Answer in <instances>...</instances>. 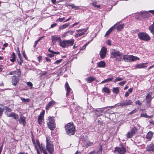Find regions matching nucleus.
Wrapping results in <instances>:
<instances>
[{
    "label": "nucleus",
    "mask_w": 154,
    "mask_h": 154,
    "mask_svg": "<svg viewBox=\"0 0 154 154\" xmlns=\"http://www.w3.org/2000/svg\"><path fill=\"white\" fill-rule=\"evenodd\" d=\"M17 72L16 71H14L12 72H10L9 73V75H13L14 74H15Z\"/></svg>",
    "instance_id": "obj_53"
},
{
    "label": "nucleus",
    "mask_w": 154,
    "mask_h": 154,
    "mask_svg": "<svg viewBox=\"0 0 154 154\" xmlns=\"http://www.w3.org/2000/svg\"><path fill=\"white\" fill-rule=\"evenodd\" d=\"M4 109L6 110L5 112V113H7L11 112L12 111V110L10 108H9L7 106L5 107Z\"/></svg>",
    "instance_id": "obj_39"
},
{
    "label": "nucleus",
    "mask_w": 154,
    "mask_h": 154,
    "mask_svg": "<svg viewBox=\"0 0 154 154\" xmlns=\"http://www.w3.org/2000/svg\"><path fill=\"white\" fill-rule=\"evenodd\" d=\"M52 54V53L49 54H48V56L50 57H52L54 56V54Z\"/></svg>",
    "instance_id": "obj_57"
},
{
    "label": "nucleus",
    "mask_w": 154,
    "mask_h": 154,
    "mask_svg": "<svg viewBox=\"0 0 154 154\" xmlns=\"http://www.w3.org/2000/svg\"><path fill=\"white\" fill-rule=\"evenodd\" d=\"M62 59L57 60L54 63V64H58L61 63L62 61Z\"/></svg>",
    "instance_id": "obj_47"
},
{
    "label": "nucleus",
    "mask_w": 154,
    "mask_h": 154,
    "mask_svg": "<svg viewBox=\"0 0 154 154\" xmlns=\"http://www.w3.org/2000/svg\"><path fill=\"white\" fill-rule=\"evenodd\" d=\"M137 128L135 127H133L130 131L134 135L137 132Z\"/></svg>",
    "instance_id": "obj_34"
},
{
    "label": "nucleus",
    "mask_w": 154,
    "mask_h": 154,
    "mask_svg": "<svg viewBox=\"0 0 154 154\" xmlns=\"http://www.w3.org/2000/svg\"><path fill=\"white\" fill-rule=\"evenodd\" d=\"M88 29V28L83 29H78L76 30V32L79 33L80 36L84 35L85 32H86Z\"/></svg>",
    "instance_id": "obj_15"
},
{
    "label": "nucleus",
    "mask_w": 154,
    "mask_h": 154,
    "mask_svg": "<svg viewBox=\"0 0 154 154\" xmlns=\"http://www.w3.org/2000/svg\"><path fill=\"white\" fill-rule=\"evenodd\" d=\"M103 111V110L99 109L96 111L95 113L97 116H99L102 115V113Z\"/></svg>",
    "instance_id": "obj_28"
},
{
    "label": "nucleus",
    "mask_w": 154,
    "mask_h": 154,
    "mask_svg": "<svg viewBox=\"0 0 154 154\" xmlns=\"http://www.w3.org/2000/svg\"><path fill=\"white\" fill-rule=\"evenodd\" d=\"M5 106L3 104H0V116H1L3 112Z\"/></svg>",
    "instance_id": "obj_33"
},
{
    "label": "nucleus",
    "mask_w": 154,
    "mask_h": 154,
    "mask_svg": "<svg viewBox=\"0 0 154 154\" xmlns=\"http://www.w3.org/2000/svg\"><path fill=\"white\" fill-rule=\"evenodd\" d=\"M19 79L16 76H13L12 78L11 82L12 84L15 86L17 83L19 82Z\"/></svg>",
    "instance_id": "obj_16"
},
{
    "label": "nucleus",
    "mask_w": 154,
    "mask_h": 154,
    "mask_svg": "<svg viewBox=\"0 0 154 154\" xmlns=\"http://www.w3.org/2000/svg\"><path fill=\"white\" fill-rule=\"evenodd\" d=\"M5 114L8 117H13L14 119H18V115L13 112L7 113Z\"/></svg>",
    "instance_id": "obj_13"
},
{
    "label": "nucleus",
    "mask_w": 154,
    "mask_h": 154,
    "mask_svg": "<svg viewBox=\"0 0 154 154\" xmlns=\"http://www.w3.org/2000/svg\"><path fill=\"white\" fill-rule=\"evenodd\" d=\"M17 53L18 54V55H21V54L20 53V51H19V48H17Z\"/></svg>",
    "instance_id": "obj_62"
},
{
    "label": "nucleus",
    "mask_w": 154,
    "mask_h": 154,
    "mask_svg": "<svg viewBox=\"0 0 154 154\" xmlns=\"http://www.w3.org/2000/svg\"><path fill=\"white\" fill-rule=\"evenodd\" d=\"M115 151H117L119 154H124L126 152V150L123 146H121L119 147L116 148Z\"/></svg>",
    "instance_id": "obj_12"
},
{
    "label": "nucleus",
    "mask_w": 154,
    "mask_h": 154,
    "mask_svg": "<svg viewBox=\"0 0 154 154\" xmlns=\"http://www.w3.org/2000/svg\"><path fill=\"white\" fill-rule=\"evenodd\" d=\"M42 38H39L34 43V47H35L36 46V45L37 44L38 42Z\"/></svg>",
    "instance_id": "obj_48"
},
{
    "label": "nucleus",
    "mask_w": 154,
    "mask_h": 154,
    "mask_svg": "<svg viewBox=\"0 0 154 154\" xmlns=\"http://www.w3.org/2000/svg\"><path fill=\"white\" fill-rule=\"evenodd\" d=\"M26 118L25 117L21 115L19 121L20 124L23 125L24 126L26 123Z\"/></svg>",
    "instance_id": "obj_17"
},
{
    "label": "nucleus",
    "mask_w": 154,
    "mask_h": 154,
    "mask_svg": "<svg viewBox=\"0 0 154 154\" xmlns=\"http://www.w3.org/2000/svg\"><path fill=\"white\" fill-rule=\"evenodd\" d=\"M110 57L112 58H115V60L119 61L122 60V54L115 49H112L110 50Z\"/></svg>",
    "instance_id": "obj_2"
},
{
    "label": "nucleus",
    "mask_w": 154,
    "mask_h": 154,
    "mask_svg": "<svg viewBox=\"0 0 154 154\" xmlns=\"http://www.w3.org/2000/svg\"><path fill=\"white\" fill-rule=\"evenodd\" d=\"M65 87L66 90L67 91L66 93V97H68L70 91L71 89L67 82H66L65 84Z\"/></svg>",
    "instance_id": "obj_18"
},
{
    "label": "nucleus",
    "mask_w": 154,
    "mask_h": 154,
    "mask_svg": "<svg viewBox=\"0 0 154 154\" xmlns=\"http://www.w3.org/2000/svg\"><path fill=\"white\" fill-rule=\"evenodd\" d=\"M146 105L147 107L149 108L151 106V102H147L146 101Z\"/></svg>",
    "instance_id": "obj_54"
},
{
    "label": "nucleus",
    "mask_w": 154,
    "mask_h": 154,
    "mask_svg": "<svg viewBox=\"0 0 154 154\" xmlns=\"http://www.w3.org/2000/svg\"><path fill=\"white\" fill-rule=\"evenodd\" d=\"M153 133L152 131H149L146 134V138L148 141H150L153 135Z\"/></svg>",
    "instance_id": "obj_23"
},
{
    "label": "nucleus",
    "mask_w": 154,
    "mask_h": 154,
    "mask_svg": "<svg viewBox=\"0 0 154 154\" xmlns=\"http://www.w3.org/2000/svg\"><path fill=\"white\" fill-rule=\"evenodd\" d=\"M37 144L40 150L44 154H48L46 150L48 151L50 154H53L54 151V146L52 142L48 137H46V149L44 148L42 144L41 145L38 142H37Z\"/></svg>",
    "instance_id": "obj_1"
},
{
    "label": "nucleus",
    "mask_w": 154,
    "mask_h": 154,
    "mask_svg": "<svg viewBox=\"0 0 154 154\" xmlns=\"http://www.w3.org/2000/svg\"><path fill=\"white\" fill-rule=\"evenodd\" d=\"M21 100L23 102H29L30 101V99L29 98L25 99L23 97H20Z\"/></svg>",
    "instance_id": "obj_42"
},
{
    "label": "nucleus",
    "mask_w": 154,
    "mask_h": 154,
    "mask_svg": "<svg viewBox=\"0 0 154 154\" xmlns=\"http://www.w3.org/2000/svg\"><path fill=\"white\" fill-rule=\"evenodd\" d=\"M48 51L50 52L51 53H52V54H60V52H56L54 51H52L51 50V48H49L48 50Z\"/></svg>",
    "instance_id": "obj_46"
},
{
    "label": "nucleus",
    "mask_w": 154,
    "mask_h": 154,
    "mask_svg": "<svg viewBox=\"0 0 154 154\" xmlns=\"http://www.w3.org/2000/svg\"><path fill=\"white\" fill-rule=\"evenodd\" d=\"M79 22H76V23H74L73 24L71 25V26H70V27H73L75 26H76V25H77L78 24H79Z\"/></svg>",
    "instance_id": "obj_56"
},
{
    "label": "nucleus",
    "mask_w": 154,
    "mask_h": 154,
    "mask_svg": "<svg viewBox=\"0 0 154 154\" xmlns=\"http://www.w3.org/2000/svg\"><path fill=\"white\" fill-rule=\"evenodd\" d=\"M113 92L116 94H118L119 92V88H114L113 89Z\"/></svg>",
    "instance_id": "obj_38"
},
{
    "label": "nucleus",
    "mask_w": 154,
    "mask_h": 154,
    "mask_svg": "<svg viewBox=\"0 0 154 154\" xmlns=\"http://www.w3.org/2000/svg\"><path fill=\"white\" fill-rule=\"evenodd\" d=\"M148 12L154 15V10H149L148 11Z\"/></svg>",
    "instance_id": "obj_63"
},
{
    "label": "nucleus",
    "mask_w": 154,
    "mask_h": 154,
    "mask_svg": "<svg viewBox=\"0 0 154 154\" xmlns=\"http://www.w3.org/2000/svg\"><path fill=\"white\" fill-rule=\"evenodd\" d=\"M146 150L149 152H154V145L153 143L147 145L146 148Z\"/></svg>",
    "instance_id": "obj_14"
},
{
    "label": "nucleus",
    "mask_w": 154,
    "mask_h": 154,
    "mask_svg": "<svg viewBox=\"0 0 154 154\" xmlns=\"http://www.w3.org/2000/svg\"><path fill=\"white\" fill-rule=\"evenodd\" d=\"M116 24H117L116 27L117 30L118 31H119L122 29L124 27V25L123 24H119L118 23H116Z\"/></svg>",
    "instance_id": "obj_30"
},
{
    "label": "nucleus",
    "mask_w": 154,
    "mask_h": 154,
    "mask_svg": "<svg viewBox=\"0 0 154 154\" xmlns=\"http://www.w3.org/2000/svg\"><path fill=\"white\" fill-rule=\"evenodd\" d=\"M55 103L56 102L53 100L50 101L46 106L45 107L46 110L49 109L50 107L55 105Z\"/></svg>",
    "instance_id": "obj_19"
},
{
    "label": "nucleus",
    "mask_w": 154,
    "mask_h": 154,
    "mask_svg": "<svg viewBox=\"0 0 154 154\" xmlns=\"http://www.w3.org/2000/svg\"><path fill=\"white\" fill-rule=\"evenodd\" d=\"M134 135V134L132 133L131 131H130L126 134V136L128 138H131Z\"/></svg>",
    "instance_id": "obj_41"
},
{
    "label": "nucleus",
    "mask_w": 154,
    "mask_h": 154,
    "mask_svg": "<svg viewBox=\"0 0 154 154\" xmlns=\"http://www.w3.org/2000/svg\"><path fill=\"white\" fill-rule=\"evenodd\" d=\"M74 40L71 39L67 40H63L62 41L61 40L60 42V45L63 48L68 47L69 46H72L74 42Z\"/></svg>",
    "instance_id": "obj_5"
},
{
    "label": "nucleus",
    "mask_w": 154,
    "mask_h": 154,
    "mask_svg": "<svg viewBox=\"0 0 154 154\" xmlns=\"http://www.w3.org/2000/svg\"><path fill=\"white\" fill-rule=\"evenodd\" d=\"M138 36L140 39L145 41H148L150 40V37L149 35L145 32H139Z\"/></svg>",
    "instance_id": "obj_8"
},
{
    "label": "nucleus",
    "mask_w": 154,
    "mask_h": 154,
    "mask_svg": "<svg viewBox=\"0 0 154 154\" xmlns=\"http://www.w3.org/2000/svg\"><path fill=\"white\" fill-rule=\"evenodd\" d=\"M45 111L44 110L42 112L39 116L38 119L42 120L43 119L44 114L45 113Z\"/></svg>",
    "instance_id": "obj_40"
},
{
    "label": "nucleus",
    "mask_w": 154,
    "mask_h": 154,
    "mask_svg": "<svg viewBox=\"0 0 154 154\" xmlns=\"http://www.w3.org/2000/svg\"><path fill=\"white\" fill-rule=\"evenodd\" d=\"M51 38L52 40V42L53 43H56L57 41H58L60 42L61 40V39L60 37L56 36H52Z\"/></svg>",
    "instance_id": "obj_20"
},
{
    "label": "nucleus",
    "mask_w": 154,
    "mask_h": 154,
    "mask_svg": "<svg viewBox=\"0 0 154 154\" xmlns=\"http://www.w3.org/2000/svg\"><path fill=\"white\" fill-rule=\"evenodd\" d=\"M27 84L28 86L31 87H32L33 85L32 83L30 82H28L27 83Z\"/></svg>",
    "instance_id": "obj_51"
},
{
    "label": "nucleus",
    "mask_w": 154,
    "mask_h": 154,
    "mask_svg": "<svg viewBox=\"0 0 154 154\" xmlns=\"http://www.w3.org/2000/svg\"><path fill=\"white\" fill-rule=\"evenodd\" d=\"M126 81H124L119 83V85L122 86L124 85L126 82Z\"/></svg>",
    "instance_id": "obj_49"
},
{
    "label": "nucleus",
    "mask_w": 154,
    "mask_h": 154,
    "mask_svg": "<svg viewBox=\"0 0 154 154\" xmlns=\"http://www.w3.org/2000/svg\"><path fill=\"white\" fill-rule=\"evenodd\" d=\"M92 4L93 6L98 8H99L100 7V5H97V2H93L92 3Z\"/></svg>",
    "instance_id": "obj_43"
},
{
    "label": "nucleus",
    "mask_w": 154,
    "mask_h": 154,
    "mask_svg": "<svg viewBox=\"0 0 154 154\" xmlns=\"http://www.w3.org/2000/svg\"><path fill=\"white\" fill-rule=\"evenodd\" d=\"M88 140V137L86 135H84L80 137L79 142L82 144L83 146L84 147V144H86Z\"/></svg>",
    "instance_id": "obj_10"
},
{
    "label": "nucleus",
    "mask_w": 154,
    "mask_h": 154,
    "mask_svg": "<svg viewBox=\"0 0 154 154\" xmlns=\"http://www.w3.org/2000/svg\"><path fill=\"white\" fill-rule=\"evenodd\" d=\"M149 12L146 11H143V12H140L138 14V16L137 15L136 17V19L138 20H147L150 17V14L148 13Z\"/></svg>",
    "instance_id": "obj_4"
},
{
    "label": "nucleus",
    "mask_w": 154,
    "mask_h": 154,
    "mask_svg": "<svg viewBox=\"0 0 154 154\" xmlns=\"http://www.w3.org/2000/svg\"><path fill=\"white\" fill-rule=\"evenodd\" d=\"M113 79V78H109L107 79H105V80H104V81H102L100 83V84H103V83H106V82H108L110 81H112Z\"/></svg>",
    "instance_id": "obj_31"
},
{
    "label": "nucleus",
    "mask_w": 154,
    "mask_h": 154,
    "mask_svg": "<svg viewBox=\"0 0 154 154\" xmlns=\"http://www.w3.org/2000/svg\"><path fill=\"white\" fill-rule=\"evenodd\" d=\"M102 148L101 146L100 148H99V150L97 152V154L99 153V154H101L102 153Z\"/></svg>",
    "instance_id": "obj_50"
},
{
    "label": "nucleus",
    "mask_w": 154,
    "mask_h": 154,
    "mask_svg": "<svg viewBox=\"0 0 154 154\" xmlns=\"http://www.w3.org/2000/svg\"><path fill=\"white\" fill-rule=\"evenodd\" d=\"M65 19L64 17H63L58 19L57 20H58L60 22H61L63 21Z\"/></svg>",
    "instance_id": "obj_58"
},
{
    "label": "nucleus",
    "mask_w": 154,
    "mask_h": 154,
    "mask_svg": "<svg viewBox=\"0 0 154 154\" xmlns=\"http://www.w3.org/2000/svg\"><path fill=\"white\" fill-rule=\"evenodd\" d=\"M97 66L100 68H104L106 66V63L104 61H101L98 63Z\"/></svg>",
    "instance_id": "obj_24"
},
{
    "label": "nucleus",
    "mask_w": 154,
    "mask_h": 154,
    "mask_svg": "<svg viewBox=\"0 0 154 154\" xmlns=\"http://www.w3.org/2000/svg\"><path fill=\"white\" fill-rule=\"evenodd\" d=\"M66 133L69 136L74 134L75 132V127L73 123H68L65 126Z\"/></svg>",
    "instance_id": "obj_3"
},
{
    "label": "nucleus",
    "mask_w": 154,
    "mask_h": 154,
    "mask_svg": "<svg viewBox=\"0 0 154 154\" xmlns=\"http://www.w3.org/2000/svg\"><path fill=\"white\" fill-rule=\"evenodd\" d=\"M116 24H115L113 26L110 28L106 32L105 35V36H108L112 31L114 29H115L116 28Z\"/></svg>",
    "instance_id": "obj_21"
},
{
    "label": "nucleus",
    "mask_w": 154,
    "mask_h": 154,
    "mask_svg": "<svg viewBox=\"0 0 154 154\" xmlns=\"http://www.w3.org/2000/svg\"><path fill=\"white\" fill-rule=\"evenodd\" d=\"M10 61L14 63L16 60V56L15 53L13 52L11 54V56L10 57Z\"/></svg>",
    "instance_id": "obj_26"
},
{
    "label": "nucleus",
    "mask_w": 154,
    "mask_h": 154,
    "mask_svg": "<svg viewBox=\"0 0 154 154\" xmlns=\"http://www.w3.org/2000/svg\"><path fill=\"white\" fill-rule=\"evenodd\" d=\"M95 79V77L93 76H91L89 77L86 78V80L88 83H90L93 81Z\"/></svg>",
    "instance_id": "obj_27"
},
{
    "label": "nucleus",
    "mask_w": 154,
    "mask_h": 154,
    "mask_svg": "<svg viewBox=\"0 0 154 154\" xmlns=\"http://www.w3.org/2000/svg\"><path fill=\"white\" fill-rule=\"evenodd\" d=\"M70 24L69 23L64 24L59 27V28L58 30H60L63 29H64L67 27Z\"/></svg>",
    "instance_id": "obj_25"
},
{
    "label": "nucleus",
    "mask_w": 154,
    "mask_h": 154,
    "mask_svg": "<svg viewBox=\"0 0 154 154\" xmlns=\"http://www.w3.org/2000/svg\"><path fill=\"white\" fill-rule=\"evenodd\" d=\"M107 44L109 45H111V42L110 40H107Z\"/></svg>",
    "instance_id": "obj_64"
},
{
    "label": "nucleus",
    "mask_w": 154,
    "mask_h": 154,
    "mask_svg": "<svg viewBox=\"0 0 154 154\" xmlns=\"http://www.w3.org/2000/svg\"><path fill=\"white\" fill-rule=\"evenodd\" d=\"M47 73H48L47 72V71L41 74V76H43V75H46L47 74Z\"/></svg>",
    "instance_id": "obj_60"
},
{
    "label": "nucleus",
    "mask_w": 154,
    "mask_h": 154,
    "mask_svg": "<svg viewBox=\"0 0 154 154\" xmlns=\"http://www.w3.org/2000/svg\"><path fill=\"white\" fill-rule=\"evenodd\" d=\"M93 144V143L91 142L88 140L86 144H84V147H85L86 148L88 147L89 146H91Z\"/></svg>",
    "instance_id": "obj_36"
},
{
    "label": "nucleus",
    "mask_w": 154,
    "mask_h": 154,
    "mask_svg": "<svg viewBox=\"0 0 154 154\" xmlns=\"http://www.w3.org/2000/svg\"><path fill=\"white\" fill-rule=\"evenodd\" d=\"M140 117L145 118H151V116H147V114L146 113L141 114Z\"/></svg>",
    "instance_id": "obj_44"
},
{
    "label": "nucleus",
    "mask_w": 154,
    "mask_h": 154,
    "mask_svg": "<svg viewBox=\"0 0 154 154\" xmlns=\"http://www.w3.org/2000/svg\"><path fill=\"white\" fill-rule=\"evenodd\" d=\"M106 53V48L105 46H103L100 52V57L102 59H103L105 57Z\"/></svg>",
    "instance_id": "obj_11"
},
{
    "label": "nucleus",
    "mask_w": 154,
    "mask_h": 154,
    "mask_svg": "<svg viewBox=\"0 0 154 154\" xmlns=\"http://www.w3.org/2000/svg\"><path fill=\"white\" fill-rule=\"evenodd\" d=\"M18 63L20 65H21V63H23V60L22 59H19L17 60Z\"/></svg>",
    "instance_id": "obj_55"
},
{
    "label": "nucleus",
    "mask_w": 154,
    "mask_h": 154,
    "mask_svg": "<svg viewBox=\"0 0 154 154\" xmlns=\"http://www.w3.org/2000/svg\"><path fill=\"white\" fill-rule=\"evenodd\" d=\"M133 103L130 100H124L123 102H121L119 103L118 106L122 107L125 106H127L131 105Z\"/></svg>",
    "instance_id": "obj_9"
},
{
    "label": "nucleus",
    "mask_w": 154,
    "mask_h": 154,
    "mask_svg": "<svg viewBox=\"0 0 154 154\" xmlns=\"http://www.w3.org/2000/svg\"><path fill=\"white\" fill-rule=\"evenodd\" d=\"M21 74L20 70V69H18L17 70V74L18 77H20V76Z\"/></svg>",
    "instance_id": "obj_52"
},
{
    "label": "nucleus",
    "mask_w": 154,
    "mask_h": 154,
    "mask_svg": "<svg viewBox=\"0 0 154 154\" xmlns=\"http://www.w3.org/2000/svg\"><path fill=\"white\" fill-rule=\"evenodd\" d=\"M102 91L104 92L107 93H109L110 92V91L109 88L107 87H104L102 89Z\"/></svg>",
    "instance_id": "obj_32"
},
{
    "label": "nucleus",
    "mask_w": 154,
    "mask_h": 154,
    "mask_svg": "<svg viewBox=\"0 0 154 154\" xmlns=\"http://www.w3.org/2000/svg\"><path fill=\"white\" fill-rule=\"evenodd\" d=\"M135 103L136 104H138L140 106L142 105V103L139 100L136 101Z\"/></svg>",
    "instance_id": "obj_59"
},
{
    "label": "nucleus",
    "mask_w": 154,
    "mask_h": 154,
    "mask_svg": "<svg viewBox=\"0 0 154 154\" xmlns=\"http://www.w3.org/2000/svg\"><path fill=\"white\" fill-rule=\"evenodd\" d=\"M147 63H144L138 64L135 67L139 69L146 68L147 67L146 65Z\"/></svg>",
    "instance_id": "obj_22"
},
{
    "label": "nucleus",
    "mask_w": 154,
    "mask_h": 154,
    "mask_svg": "<svg viewBox=\"0 0 154 154\" xmlns=\"http://www.w3.org/2000/svg\"><path fill=\"white\" fill-rule=\"evenodd\" d=\"M47 125L50 130H54V129L56 127V124L53 118L51 116H49L48 118Z\"/></svg>",
    "instance_id": "obj_6"
},
{
    "label": "nucleus",
    "mask_w": 154,
    "mask_h": 154,
    "mask_svg": "<svg viewBox=\"0 0 154 154\" xmlns=\"http://www.w3.org/2000/svg\"><path fill=\"white\" fill-rule=\"evenodd\" d=\"M124 79V78H121V77H118L115 79L114 81V82H116L118 81H121Z\"/></svg>",
    "instance_id": "obj_45"
},
{
    "label": "nucleus",
    "mask_w": 154,
    "mask_h": 154,
    "mask_svg": "<svg viewBox=\"0 0 154 154\" xmlns=\"http://www.w3.org/2000/svg\"><path fill=\"white\" fill-rule=\"evenodd\" d=\"M149 29L152 33L154 32V22L153 24L149 26Z\"/></svg>",
    "instance_id": "obj_35"
},
{
    "label": "nucleus",
    "mask_w": 154,
    "mask_h": 154,
    "mask_svg": "<svg viewBox=\"0 0 154 154\" xmlns=\"http://www.w3.org/2000/svg\"><path fill=\"white\" fill-rule=\"evenodd\" d=\"M139 59V58L131 55H125L122 56V60L126 62L134 61Z\"/></svg>",
    "instance_id": "obj_7"
},
{
    "label": "nucleus",
    "mask_w": 154,
    "mask_h": 154,
    "mask_svg": "<svg viewBox=\"0 0 154 154\" xmlns=\"http://www.w3.org/2000/svg\"><path fill=\"white\" fill-rule=\"evenodd\" d=\"M42 119H38V123L41 125L42 124Z\"/></svg>",
    "instance_id": "obj_61"
},
{
    "label": "nucleus",
    "mask_w": 154,
    "mask_h": 154,
    "mask_svg": "<svg viewBox=\"0 0 154 154\" xmlns=\"http://www.w3.org/2000/svg\"><path fill=\"white\" fill-rule=\"evenodd\" d=\"M146 99L147 102H151L152 98L151 95L150 94V93L146 96Z\"/></svg>",
    "instance_id": "obj_29"
},
{
    "label": "nucleus",
    "mask_w": 154,
    "mask_h": 154,
    "mask_svg": "<svg viewBox=\"0 0 154 154\" xmlns=\"http://www.w3.org/2000/svg\"><path fill=\"white\" fill-rule=\"evenodd\" d=\"M68 5L71 7L72 8H74L75 10L78 9L79 8V7L75 6L74 4H69Z\"/></svg>",
    "instance_id": "obj_37"
}]
</instances>
